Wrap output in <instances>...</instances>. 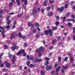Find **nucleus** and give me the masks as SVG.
<instances>
[{
    "label": "nucleus",
    "instance_id": "nucleus-1",
    "mask_svg": "<svg viewBox=\"0 0 75 75\" xmlns=\"http://www.w3.org/2000/svg\"><path fill=\"white\" fill-rule=\"evenodd\" d=\"M60 67L59 66H58V67L56 69V73L55 74V75H58L59 72L58 71L60 69Z\"/></svg>",
    "mask_w": 75,
    "mask_h": 75
},
{
    "label": "nucleus",
    "instance_id": "nucleus-2",
    "mask_svg": "<svg viewBox=\"0 0 75 75\" xmlns=\"http://www.w3.org/2000/svg\"><path fill=\"white\" fill-rule=\"evenodd\" d=\"M43 51V47H40L39 50L38 49L37 50H36V52H39L40 51Z\"/></svg>",
    "mask_w": 75,
    "mask_h": 75
},
{
    "label": "nucleus",
    "instance_id": "nucleus-3",
    "mask_svg": "<svg viewBox=\"0 0 75 75\" xmlns=\"http://www.w3.org/2000/svg\"><path fill=\"white\" fill-rule=\"evenodd\" d=\"M48 32L49 34L50 37H52V29H50L48 30Z\"/></svg>",
    "mask_w": 75,
    "mask_h": 75
},
{
    "label": "nucleus",
    "instance_id": "nucleus-4",
    "mask_svg": "<svg viewBox=\"0 0 75 75\" xmlns=\"http://www.w3.org/2000/svg\"><path fill=\"white\" fill-rule=\"evenodd\" d=\"M57 10L58 11L61 12V11H63L64 10V7H62L60 8H58Z\"/></svg>",
    "mask_w": 75,
    "mask_h": 75
},
{
    "label": "nucleus",
    "instance_id": "nucleus-5",
    "mask_svg": "<svg viewBox=\"0 0 75 75\" xmlns=\"http://www.w3.org/2000/svg\"><path fill=\"white\" fill-rule=\"evenodd\" d=\"M52 68V67L51 66H47L46 69L47 71H48L49 70H51Z\"/></svg>",
    "mask_w": 75,
    "mask_h": 75
},
{
    "label": "nucleus",
    "instance_id": "nucleus-6",
    "mask_svg": "<svg viewBox=\"0 0 75 75\" xmlns=\"http://www.w3.org/2000/svg\"><path fill=\"white\" fill-rule=\"evenodd\" d=\"M37 11L35 9H34L33 11V12L32 14L33 15H34V14H37Z\"/></svg>",
    "mask_w": 75,
    "mask_h": 75
},
{
    "label": "nucleus",
    "instance_id": "nucleus-7",
    "mask_svg": "<svg viewBox=\"0 0 75 75\" xmlns=\"http://www.w3.org/2000/svg\"><path fill=\"white\" fill-rule=\"evenodd\" d=\"M21 51H20L19 52H18L16 53V55H18V56H19L21 54Z\"/></svg>",
    "mask_w": 75,
    "mask_h": 75
},
{
    "label": "nucleus",
    "instance_id": "nucleus-8",
    "mask_svg": "<svg viewBox=\"0 0 75 75\" xmlns=\"http://www.w3.org/2000/svg\"><path fill=\"white\" fill-rule=\"evenodd\" d=\"M16 1L18 4V6H20V2L19 0H16Z\"/></svg>",
    "mask_w": 75,
    "mask_h": 75
},
{
    "label": "nucleus",
    "instance_id": "nucleus-9",
    "mask_svg": "<svg viewBox=\"0 0 75 75\" xmlns=\"http://www.w3.org/2000/svg\"><path fill=\"white\" fill-rule=\"evenodd\" d=\"M29 67H30V68H34V67H35V66H34V65L33 64H31L30 66Z\"/></svg>",
    "mask_w": 75,
    "mask_h": 75
},
{
    "label": "nucleus",
    "instance_id": "nucleus-10",
    "mask_svg": "<svg viewBox=\"0 0 75 75\" xmlns=\"http://www.w3.org/2000/svg\"><path fill=\"white\" fill-rule=\"evenodd\" d=\"M30 61H28L27 62L26 64L28 66V67H29L30 66Z\"/></svg>",
    "mask_w": 75,
    "mask_h": 75
},
{
    "label": "nucleus",
    "instance_id": "nucleus-11",
    "mask_svg": "<svg viewBox=\"0 0 75 75\" xmlns=\"http://www.w3.org/2000/svg\"><path fill=\"white\" fill-rule=\"evenodd\" d=\"M15 38V36H14L13 34H12L11 35V39H12V38Z\"/></svg>",
    "mask_w": 75,
    "mask_h": 75
},
{
    "label": "nucleus",
    "instance_id": "nucleus-12",
    "mask_svg": "<svg viewBox=\"0 0 75 75\" xmlns=\"http://www.w3.org/2000/svg\"><path fill=\"white\" fill-rule=\"evenodd\" d=\"M6 21H7V24L8 25L11 23V21L10 20H7Z\"/></svg>",
    "mask_w": 75,
    "mask_h": 75
},
{
    "label": "nucleus",
    "instance_id": "nucleus-13",
    "mask_svg": "<svg viewBox=\"0 0 75 75\" xmlns=\"http://www.w3.org/2000/svg\"><path fill=\"white\" fill-rule=\"evenodd\" d=\"M45 34L46 35H48V31L47 30H45Z\"/></svg>",
    "mask_w": 75,
    "mask_h": 75
},
{
    "label": "nucleus",
    "instance_id": "nucleus-14",
    "mask_svg": "<svg viewBox=\"0 0 75 75\" xmlns=\"http://www.w3.org/2000/svg\"><path fill=\"white\" fill-rule=\"evenodd\" d=\"M73 61H74V58L71 57L70 58V62L72 63V62H73Z\"/></svg>",
    "mask_w": 75,
    "mask_h": 75
},
{
    "label": "nucleus",
    "instance_id": "nucleus-15",
    "mask_svg": "<svg viewBox=\"0 0 75 75\" xmlns=\"http://www.w3.org/2000/svg\"><path fill=\"white\" fill-rule=\"evenodd\" d=\"M6 67L7 68H9L10 67V64L8 63H7L6 65Z\"/></svg>",
    "mask_w": 75,
    "mask_h": 75
},
{
    "label": "nucleus",
    "instance_id": "nucleus-16",
    "mask_svg": "<svg viewBox=\"0 0 75 75\" xmlns=\"http://www.w3.org/2000/svg\"><path fill=\"white\" fill-rule=\"evenodd\" d=\"M58 59L59 62H61V57H59Z\"/></svg>",
    "mask_w": 75,
    "mask_h": 75
},
{
    "label": "nucleus",
    "instance_id": "nucleus-17",
    "mask_svg": "<svg viewBox=\"0 0 75 75\" xmlns=\"http://www.w3.org/2000/svg\"><path fill=\"white\" fill-rule=\"evenodd\" d=\"M22 34H21V33H19L18 34V37L19 38H21V37H22Z\"/></svg>",
    "mask_w": 75,
    "mask_h": 75
},
{
    "label": "nucleus",
    "instance_id": "nucleus-18",
    "mask_svg": "<svg viewBox=\"0 0 75 75\" xmlns=\"http://www.w3.org/2000/svg\"><path fill=\"white\" fill-rule=\"evenodd\" d=\"M67 25L68 26H71L72 25V23H67Z\"/></svg>",
    "mask_w": 75,
    "mask_h": 75
},
{
    "label": "nucleus",
    "instance_id": "nucleus-19",
    "mask_svg": "<svg viewBox=\"0 0 75 75\" xmlns=\"http://www.w3.org/2000/svg\"><path fill=\"white\" fill-rule=\"evenodd\" d=\"M65 20H66V17L64 16L63 18V22H65Z\"/></svg>",
    "mask_w": 75,
    "mask_h": 75
},
{
    "label": "nucleus",
    "instance_id": "nucleus-20",
    "mask_svg": "<svg viewBox=\"0 0 75 75\" xmlns=\"http://www.w3.org/2000/svg\"><path fill=\"white\" fill-rule=\"evenodd\" d=\"M25 1L24 2V4L25 5V6H27V0Z\"/></svg>",
    "mask_w": 75,
    "mask_h": 75
},
{
    "label": "nucleus",
    "instance_id": "nucleus-21",
    "mask_svg": "<svg viewBox=\"0 0 75 75\" xmlns=\"http://www.w3.org/2000/svg\"><path fill=\"white\" fill-rule=\"evenodd\" d=\"M33 56H31V57L29 58V59L30 60H32V59H33Z\"/></svg>",
    "mask_w": 75,
    "mask_h": 75
},
{
    "label": "nucleus",
    "instance_id": "nucleus-22",
    "mask_svg": "<svg viewBox=\"0 0 75 75\" xmlns=\"http://www.w3.org/2000/svg\"><path fill=\"white\" fill-rule=\"evenodd\" d=\"M62 68H63V69H67V67H66V66H62Z\"/></svg>",
    "mask_w": 75,
    "mask_h": 75
},
{
    "label": "nucleus",
    "instance_id": "nucleus-23",
    "mask_svg": "<svg viewBox=\"0 0 75 75\" xmlns=\"http://www.w3.org/2000/svg\"><path fill=\"white\" fill-rule=\"evenodd\" d=\"M16 49L15 46H13L11 48V50H14Z\"/></svg>",
    "mask_w": 75,
    "mask_h": 75
},
{
    "label": "nucleus",
    "instance_id": "nucleus-24",
    "mask_svg": "<svg viewBox=\"0 0 75 75\" xmlns=\"http://www.w3.org/2000/svg\"><path fill=\"white\" fill-rule=\"evenodd\" d=\"M56 41V40H55L54 39L53 40L52 42V44H54V43H55V42Z\"/></svg>",
    "mask_w": 75,
    "mask_h": 75
},
{
    "label": "nucleus",
    "instance_id": "nucleus-25",
    "mask_svg": "<svg viewBox=\"0 0 75 75\" xmlns=\"http://www.w3.org/2000/svg\"><path fill=\"white\" fill-rule=\"evenodd\" d=\"M74 1H71V3H70L71 6H72V5L74 4Z\"/></svg>",
    "mask_w": 75,
    "mask_h": 75
},
{
    "label": "nucleus",
    "instance_id": "nucleus-26",
    "mask_svg": "<svg viewBox=\"0 0 75 75\" xmlns=\"http://www.w3.org/2000/svg\"><path fill=\"white\" fill-rule=\"evenodd\" d=\"M45 60L46 61H48V60H50V58H48V57H45Z\"/></svg>",
    "mask_w": 75,
    "mask_h": 75
},
{
    "label": "nucleus",
    "instance_id": "nucleus-27",
    "mask_svg": "<svg viewBox=\"0 0 75 75\" xmlns=\"http://www.w3.org/2000/svg\"><path fill=\"white\" fill-rule=\"evenodd\" d=\"M58 64L55 63L54 66V67H55V68H57V67H58Z\"/></svg>",
    "mask_w": 75,
    "mask_h": 75
},
{
    "label": "nucleus",
    "instance_id": "nucleus-28",
    "mask_svg": "<svg viewBox=\"0 0 75 75\" xmlns=\"http://www.w3.org/2000/svg\"><path fill=\"white\" fill-rule=\"evenodd\" d=\"M29 18V16H26V17H25V20H27Z\"/></svg>",
    "mask_w": 75,
    "mask_h": 75
},
{
    "label": "nucleus",
    "instance_id": "nucleus-29",
    "mask_svg": "<svg viewBox=\"0 0 75 75\" xmlns=\"http://www.w3.org/2000/svg\"><path fill=\"white\" fill-rule=\"evenodd\" d=\"M44 74H45L44 72L43 71H41V75H44Z\"/></svg>",
    "mask_w": 75,
    "mask_h": 75
},
{
    "label": "nucleus",
    "instance_id": "nucleus-30",
    "mask_svg": "<svg viewBox=\"0 0 75 75\" xmlns=\"http://www.w3.org/2000/svg\"><path fill=\"white\" fill-rule=\"evenodd\" d=\"M68 58L67 57H66L64 58V60L65 61H67V60H68Z\"/></svg>",
    "mask_w": 75,
    "mask_h": 75
},
{
    "label": "nucleus",
    "instance_id": "nucleus-31",
    "mask_svg": "<svg viewBox=\"0 0 75 75\" xmlns=\"http://www.w3.org/2000/svg\"><path fill=\"white\" fill-rule=\"evenodd\" d=\"M52 12H50L49 13V16H52Z\"/></svg>",
    "mask_w": 75,
    "mask_h": 75
},
{
    "label": "nucleus",
    "instance_id": "nucleus-32",
    "mask_svg": "<svg viewBox=\"0 0 75 75\" xmlns=\"http://www.w3.org/2000/svg\"><path fill=\"white\" fill-rule=\"evenodd\" d=\"M53 47L52 46H50L49 48V50H52L53 49Z\"/></svg>",
    "mask_w": 75,
    "mask_h": 75
},
{
    "label": "nucleus",
    "instance_id": "nucleus-33",
    "mask_svg": "<svg viewBox=\"0 0 75 75\" xmlns=\"http://www.w3.org/2000/svg\"><path fill=\"white\" fill-rule=\"evenodd\" d=\"M23 15V13H22L21 14H20L19 15H18V17H22Z\"/></svg>",
    "mask_w": 75,
    "mask_h": 75
},
{
    "label": "nucleus",
    "instance_id": "nucleus-34",
    "mask_svg": "<svg viewBox=\"0 0 75 75\" xmlns=\"http://www.w3.org/2000/svg\"><path fill=\"white\" fill-rule=\"evenodd\" d=\"M72 19H69L66 20V21H72Z\"/></svg>",
    "mask_w": 75,
    "mask_h": 75
},
{
    "label": "nucleus",
    "instance_id": "nucleus-35",
    "mask_svg": "<svg viewBox=\"0 0 75 75\" xmlns=\"http://www.w3.org/2000/svg\"><path fill=\"white\" fill-rule=\"evenodd\" d=\"M49 2H50V3H51V4H52L54 2V1H51V0H50L49 1Z\"/></svg>",
    "mask_w": 75,
    "mask_h": 75
},
{
    "label": "nucleus",
    "instance_id": "nucleus-36",
    "mask_svg": "<svg viewBox=\"0 0 75 75\" xmlns=\"http://www.w3.org/2000/svg\"><path fill=\"white\" fill-rule=\"evenodd\" d=\"M73 30L74 33H75V27L73 28Z\"/></svg>",
    "mask_w": 75,
    "mask_h": 75
},
{
    "label": "nucleus",
    "instance_id": "nucleus-37",
    "mask_svg": "<svg viewBox=\"0 0 75 75\" xmlns=\"http://www.w3.org/2000/svg\"><path fill=\"white\" fill-rule=\"evenodd\" d=\"M56 19L57 20H59V17L58 16H56Z\"/></svg>",
    "mask_w": 75,
    "mask_h": 75
},
{
    "label": "nucleus",
    "instance_id": "nucleus-38",
    "mask_svg": "<svg viewBox=\"0 0 75 75\" xmlns=\"http://www.w3.org/2000/svg\"><path fill=\"white\" fill-rule=\"evenodd\" d=\"M71 18H75V15H73L71 16Z\"/></svg>",
    "mask_w": 75,
    "mask_h": 75
},
{
    "label": "nucleus",
    "instance_id": "nucleus-39",
    "mask_svg": "<svg viewBox=\"0 0 75 75\" xmlns=\"http://www.w3.org/2000/svg\"><path fill=\"white\" fill-rule=\"evenodd\" d=\"M52 29L54 30H57V27H55L54 28H53Z\"/></svg>",
    "mask_w": 75,
    "mask_h": 75
},
{
    "label": "nucleus",
    "instance_id": "nucleus-40",
    "mask_svg": "<svg viewBox=\"0 0 75 75\" xmlns=\"http://www.w3.org/2000/svg\"><path fill=\"white\" fill-rule=\"evenodd\" d=\"M22 6H23V8H24V9H25V7L26 6V5H25L24 4H23L22 5Z\"/></svg>",
    "mask_w": 75,
    "mask_h": 75
},
{
    "label": "nucleus",
    "instance_id": "nucleus-41",
    "mask_svg": "<svg viewBox=\"0 0 75 75\" xmlns=\"http://www.w3.org/2000/svg\"><path fill=\"white\" fill-rule=\"evenodd\" d=\"M61 40V37H58L57 38V40H58V41H59V40Z\"/></svg>",
    "mask_w": 75,
    "mask_h": 75
},
{
    "label": "nucleus",
    "instance_id": "nucleus-42",
    "mask_svg": "<svg viewBox=\"0 0 75 75\" xmlns=\"http://www.w3.org/2000/svg\"><path fill=\"white\" fill-rule=\"evenodd\" d=\"M32 25V24H31V23H29L28 24V25L29 27H31Z\"/></svg>",
    "mask_w": 75,
    "mask_h": 75
},
{
    "label": "nucleus",
    "instance_id": "nucleus-43",
    "mask_svg": "<svg viewBox=\"0 0 75 75\" xmlns=\"http://www.w3.org/2000/svg\"><path fill=\"white\" fill-rule=\"evenodd\" d=\"M35 26L36 27H38V26H39V24L38 23H36L35 24Z\"/></svg>",
    "mask_w": 75,
    "mask_h": 75
},
{
    "label": "nucleus",
    "instance_id": "nucleus-44",
    "mask_svg": "<svg viewBox=\"0 0 75 75\" xmlns=\"http://www.w3.org/2000/svg\"><path fill=\"white\" fill-rule=\"evenodd\" d=\"M36 38H40V36L38 34L36 35Z\"/></svg>",
    "mask_w": 75,
    "mask_h": 75
},
{
    "label": "nucleus",
    "instance_id": "nucleus-45",
    "mask_svg": "<svg viewBox=\"0 0 75 75\" xmlns=\"http://www.w3.org/2000/svg\"><path fill=\"white\" fill-rule=\"evenodd\" d=\"M20 51H21V54L22 53V52H23V53H24V52H25L24 50H22Z\"/></svg>",
    "mask_w": 75,
    "mask_h": 75
},
{
    "label": "nucleus",
    "instance_id": "nucleus-46",
    "mask_svg": "<svg viewBox=\"0 0 75 75\" xmlns=\"http://www.w3.org/2000/svg\"><path fill=\"white\" fill-rule=\"evenodd\" d=\"M3 13V12L2 10H0V14H2Z\"/></svg>",
    "mask_w": 75,
    "mask_h": 75
},
{
    "label": "nucleus",
    "instance_id": "nucleus-47",
    "mask_svg": "<svg viewBox=\"0 0 75 75\" xmlns=\"http://www.w3.org/2000/svg\"><path fill=\"white\" fill-rule=\"evenodd\" d=\"M13 24H14V25H16V24H17V22L16 21L14 20L13 21Z\"/></svg>",
    "mask_w": 75,
    "mask_h": 75
},
{
    "label": "nucleus",
    "instance_id": "nucleus-48",
    "mask_svg": "<svg viewBox=\"0 0 75 75\" xmlns=\"http://www.w3.org/2000/svg\"><path fill=\"white\" fill-rule=\"evenodd\" d=\"M55 73V71H52L51 73V74H54Z\"/></svg>",
    "mask_w": 75,
    "mask_h": 75
},
{
    "label": "nucleus",
    "instance_id": "nucleus-49",
    "mask_svg": "<svg viewBox=\"0 0 75 75\" xmlns=\"http://www.w3.org/2000/svg\"><path fill=\"white\" fill-rule=\"evenodd\" d=\"M36 32V30L35 29H34L33 30V33H34V34H35V33Z\"/></svg>",
    "mask_w": 75,
    "mask_h": 75
},
{
    "label": "nucleus",
    "instance_id": "nucleus-50",
    "mask_svg": "<svg viewBox=\"0 0 75 75\" xmlns=\"http://www.w3.org/2000/svg\"><path fill=\"white\" fill-rule=\"evenodd\" d=\"M8 57H9V58H12L13 56L11 54H9Z\"/></svg>",
    "mask_w": 75,
    "mask_h": 75
},
{
    "label": "nucleus",
    "instance_id": "nucleus-51",
    "mask_svg": "<svg viewBox=\"0 0 75 75\" xmlns=\"http://www.w3.org/2000/svg\"><path fill=\"white\" fill-rule=\"evenodd\" d=\"M23 28L21 27L19 29V30H20V31H23Z\"/></svg>",
    "mask_w": 75,
    "mask_h": 75
},
{
    "label": "nucleus",
    "instance_id": "nucleus-52",
    "mask_svg": "<svg viewBox=\"0 0 75 75\" xmlns=\"http://www.w3.org/2000/svg\"><path fill=\"white\" fill-rule=\"evenodd\" d=\"M5 34V31L3 30L1 33V34Z\"/></svg>",
    "mask_w": 75,
    "mask_h": 75
},
{
    "label": "nucleus",
    "instance_id": "nucleus-53",
    "mask_svg": "<svg viewBox=\"0 0 75 75\" xmlns=\"http://www.w3.org/2000/svg\"><path fill=\"white\" fill-rule=\"evenodd\" d=\"M69 15H70V12H68L67 13L66 16H68Z\"/></svg>",
    "mask_w": 75,
    "mask_h": 75
},
{
    "label": "nucleus",
    "instance_id": "nucleus-54",
    "mask_svg": "<svg viewBox=\"0 0 75 75\" xmlns=\"http://www.w3.org/2000/svg\"><path fill=\"white\" fill-rule=\"evenodd\" d=\"M43 5L44 6H47V3L46 2H45L44 4Z\"/></svg>",
    "mask_w": 75,
    "mask_h": 75
},
{
    "label": "nucleus",
    "instance_id": "nucleus-55",
    "mask_svg": "<svg viewBox=\"0 0 75 75\" xmlns=\"http://www.w3.org/2000/svg\"><path fill=\"white\" fill-rule=\"evenodd\" d=\"M61 71L62 73H64V72H65V70L63 69H61Z\"/></svg>",
    "mask_w": 75,
    "mask_h": 75
},
{
    "label": "nucleus",
    "instance_id": "nucleus-56",
    "mask_svg": "<svg viewBox=\"0 0 75 75\" xmlns=\"http://www.w3.org/2000/svg\"><path fill=\"white\" fill-rule=\"evenodd\" d=\"M10 25H8V26H6V29H8V28H10Z\"/></svg>",
    "mask_w": 75,
    "mask_h": 75
},
{
    "label": "nucleus",
    "instance_id": "nucleus-57",
    "mask_svg": "<svg viewBox=\"0 0 75 75\" xmlns=\"http://www.w3.org/2000/svg\"><path fill=\"white\" fill-rule=\"evenodd\" d=\"M47 11H49V10H50V7L48 6L47 8Z\"/></svg>",
    "mask_w": 75,
    "mask_h": 75
},
{
    "label": "nucleus",
    "instance_id": "nucleus-58",
    "mask_svg": "<svg viewBox=\"0 0 75 75\" xmlns=\"http://www.w3.org/2000/svg\"><path fill=\"white\" fill-rule=\"evenodd\" d=\"M15 27H16V25H13L12 28V29H14V28H15Z\"/></svg>",
    "mask_w": 75,
    "mask_h": 75
},
{
    "label": "nucleus",
    "instance_id": "nucleus-59",
    "mask_svg": "<svg viewBox=\"0 0 75 75\" xmlns=\"http://www.w3.org/2000/svg\"><path fill=\"white\" fill-rule=\"evenodd\" d=\"M41 13H44V9H42L41 10Z\"/></svg>",
    "mask_w": 75,
    "mask_h": 75
},
{
    "label": "nucleus",
    "instance_id": "nucleus-60",
    "mask_svg": "<svg viewBox=\"0 0 75 75\" xmlns=\"http://www.w3.org/2000/svg\"><path fill=\"white\" fill-rule=\"evenodd\" d=\"M65 8H67L68 7V4H65Z\"/></svg>",
    "mask_w": 75,
    "mask_h": 75
},
{
    "label": "nucleus",
    "instance_id": "nucleus-61",
    "mask_svg": "<svg viewBox=\"0 0 75 75\" xmlns=\"http://www.w3.org/2000/svg\"><path fill=\"white\" fill-rule=\"evenodd\" d=\"M73 41H75V35H74L73 36Z\"/></svg>",
    "mask_w": 75,
    "mask_h": 75
},
{
    "label": "nucleus",
    "instance_id": "nucleus-62",
    "mask_svg": "<svg viewBox=\"0 0 75 75\" xmlns=\"http://www.w3.org/2000/svg\"><path fill=\"white\" fill-rule=\"evenodd\" d=\"M0 66L1 67H4V64H1Z\"/></svg>",
    "mask_w": 75,
    "mask_h": 75
},
{
    "label": "nucleus",
    "instance_id": "nucleus-63",
    "mask_svg": "<svg viewBox=\"0 0 75 75\" xmlns=\"http://www.w3.org/2000/svg\"><path fill=\"white\" fill-rule=\"evenodd\" d=\"M25 36H22V38L23 39V40H24V39H25Z\"/></svg>",
    "mask_w": 75,
    "mask_h": 75
},
{
    "label": "nucleus",
    "instance_id": "nucleus-64",
    "mask_svg": "<svg viewBox=\"0 0 75 75\" xmlns=\"http://www.w3.org/2000/svg\"><path fill=\"white\" fill-rule=\"evenodd\" d=\"M59 24V22H57L55 23V25H57Z\"/></svg>",
    "mask_w": 75,
    "mask_h": 75
}]
</instances>
